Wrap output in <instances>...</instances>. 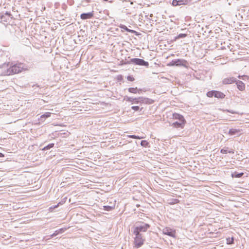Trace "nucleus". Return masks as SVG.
Instances as JSON below:
<instances>
[{
    "instance_id": "nucleus-1",
    "label": "nucleus",
    "mask_w": 249,
    "mask_h": 249,
    "mask_svg": "<svg viewBox=\"0 0 249 249\" xmlns=\"http://www.w3.org/2000/svg\"><path fill=\"white\" fill-rule=\"evenodd\" d=\"M24 65L22 63H18L10 67L7 70V71L4 73L5 75H10L17 73H18L23 71H26L28 69L24 68Z\"/></svg>"
},
{
    "instance_id": "nucleus-2",
    "label": "nucleus",
    "mask_w": 249,
    "mask_h": 249,
    "mask_svg": "<svg viewBox=\"0 0 249 249\" xmlns=\"http://www.w3.org/2000/svg\"><path fill=\"white\" fill-rule=\"evenodd\" d=\"M150 228V225L143 222H138L133 227L134 234H141L140 232H146Z\"/></svg>"
},
{
    "instance_id": "nucleus-3",
    "label": "nucleus",
    "mask_w": 249,
    "mask_h": 249,
    "mask_svg": "<svg viewBox=\"0 0 249 249\" xmlns=\"http://www.w3.org/2000/svg\"><path fill=\"white\" fill-rule=\"evenodd\" d=\"M135 237L133 241L134 247L140 248L143 245L145 242V238L142 234H134Z\"/></svg>"
},
{
    "instance_id": "nucleus-4",
    "label": "nucleus",
    "mask_w": 249,
    "mask_h": 249,
    "mask_svg": "<svg viewBox=\"0 0 249 249\" xmlns=\"http://www.w3.org/2000/svg\"><path fill=\"white\" fill-rule=\"evenodd\" d=\"M206 95L209 98L214 97L218 99H223L225 97V95L223 92L217 90L209 91Z\"/></svg>"
},
{
    "instance_id": "nucleus-5",
    "label": "nucleus",
    "mask_w": 249,
    "mask_h": 249,
    "mask_svg": "<svg viewBox=\"0 0 249 249\" xmlns=\"http://www.w3.org/2000/svg\"><path fill=\"white\" fill-rule=\"evenodd\" d=\"M12 18L13 16L10 12H6L4 14H0V22L4 24H7Z\"/></svg>"
},
{
    "instance_id": "nucleus-6",
    "label": "nucleus",
    "mask_w": 249,
    "mask_h": 249,
    "mask_svg": "<svg viewBox=\"0 0 249 249\" xmlns=\"http://www.w3.org/2000/svg\"><path fill=\"white\" fill-rule=\"evenodd\" d=\"M162 232L164 234L168 235L170 237L175 238L176 234V231L175 230H173L169 227H165L162 230Z\"/></svg>"
},
{
    "instance_id": "nucleus-7",
    "label": "nucleus",
    "mask_w": 249,
    "mask_h": 249,
    "mask_svg": "<svg viewBox=\"0 0 249 249\" xmlns=\"http://www.w3.org/2000/svg\"><path fill=\"white\" fill-rule=\"evenodd\" d=\"M130 62L132 63H134L136 65H140V66H148L149 64L147 62L145 61L143 59L140 58H133L131 59Z\"/></svg>"
},
{
    "instance_id": "nucleus-8",
    "label": "nucleus",
    "mask_w": 249,
    "mask_h": 249,
    "mask_svg": "<svg viewBox=\"0 0 249 249\" xmlns=\"http://www.w3.org/2000/svg\"><path fill=\"white\" fill-rule=\"evenodd\" d=\"M186 61L184 60L181 59H177L174 61H172L170 63L167 64L168 66H183L184 65V63H186Z\"/></svg>"
},
{
    "instance_id": "nucleus-9",
    "label": "nucleus",
    "mask_w": 249,
    "mask_h": 249,
    "mask_svg": "<svg viewBox=\"0 0 249 249\" xmlns=\"http://www.w3.org/2000/svg\"><path fill=\"white\" fill-rule=\"evenodd\" d=\"M94 17V12L92 11L91 12H89L87 13H83L80 15V18L83 20H85L87 19H90Z\"/></svg>"
},
{
    "instance_id": "nucleus-10",
    "label": "nucleus",
    "mask_w": 249,
    "mask_h": 249,
    "mask_svg": "<svg viewBox=\"0 0 249 249\" xmlns=\"http://www.w3.org/2000/svg\"><path fill=\"white\" fill-rule=\"evenodd\" d=\"M187 0H173L172 1V5L174 6H176L178 5H185L187 3Z\"/></svg>"
},
{
    "instance_id": "nucleus-11",
    "label": "nucleus",
    "mask_w": 249,
    "mask_h": 249,
    "mask_svg": "<svg viewBox=\"0 0 249 249\" xmlns=\"http://www.w3.org/2000/svg\"><path fill=\"white\" fill-rule=\"evenodd\" d=\"M235 81V79L233 77H227L223 80L222 83L223 84L227 85L234 83Z\"/></svg>"
},
{
    "instance_id": "nucleus-12",
    "label": "nucleus",
    "mask_w": 249,
    "mask_h": 249,
    "mask_svg": "<svg viewBox=\"0 0 249 249\" xmlns=\"http://www.w3.org/2000/svg\"><path fill=\"white\" fill-rule=\"evenodd\" d=\"M173 118L174 119L178 120L180 122H186L184 117L182 115H181L178 113H174L173 114Z\"/></svg>"
},
{
    "instance_id": "nucleus-13",
    "label": "nucleus",
    "mask_w": 249,
    "mask_h": 249,
    "mask_svg": "<svg viewBox=\"0 0 249 249\" xmlns=\"http://www.w3.org/2000/svg\"><path fill=\"white\" fill-rule=\"evenodd\" d=\"M186 122H176L172 124V125L175 128H183Z\"/></svg>"
},
{
    "instance_id": "nucleus-14",
    "label": "nucleus",
    "mask_w": 249,
    "mask_h": 249,
    "mask_svg": "<svg viewBox=\"0 0 249 249\" xmlns=\"http://www.w3.org/2000/svg\"><path fill=\"white\" fill-rule=\"evenodd\" d=\"M140 99H141V101H140V103L145 104H151L154 103V101L148 99V98H139Z\"/></svg>"
},
{
    "instance_id": "nucleus-15",
    "label": "nucleus",
    "mask_w": 249,
    "mask_h": 249,
    "mask_svg": "<svg viewBox=\"0 0 249 249\" xmlns=\"http://www.w3.org/2000/svg\"><path fill=\"white\" fill-rule=\"evenodd\" d=\"M236 85L239 90L240 91L245 90L246 87L245 84L242 81H239L237 82Z\"/></svg>"
},
{
    "instance_id": "nucleus-16",
    "label": "nucleus",
    "mask_w": 249,
    "mask_h": 249,
    "mask_svg": "<svg viewBox=\"0 0 249 249\" xmlns=\"http://www.w3.org/2000/svg\"><path fill=\"white\" fill-rule=\"evenodd\" d=\"M141 89H138L137 87L136 88H130L128 89V91L130 93H132L134 94L140 93V91H141Z\"/></svg>"
},
{
    "instance_id": "nucleus-17",
    "label": "nucleus",
    "mask_w": 249,
    "mask_h": 249,
    "mask_svg": "<svg viewBox=\"0 0 249 249\" xmlns=\"http://www.w3.org/2000/svg\"><path fill=\"white\" fill-rule=\"evenodd\" d=\"M241 131L240 129H230L229 131V134L230 135H234L238 134Z\"/></svg>"
},
{
    "instance_id": "nucleus-18",
    "label": "nucleus",
    "mask_w": 249,
    "mask_h": 249,
    "mask_svg": "<svg viewBox=\"0 0 249 249\" xmlns=\"http://www.w3.org/2000/svg\"><path fill=\"white\" fill-rule=\"evenodd\" d=\"M120 28H121L122 29H123L126 31H127V32L131 33H134V34L137 33L136 31L133 30L129 29L126 26L124 25H121L120 26Z\"/></svg>"
},
{
    "instance_id": "nucleus-19",
    "label": "nucleus",
    "mask_w": 249,
    "mask_h": 249,
    "mask_svg": "<svg viewBox=\"0 0 249 249\" xmlns=\"http://www.w3.org/2000/svg\"><path fill=\"white\" fill-rule=\"evenodd\" d=\"M139 99H140L139 98V99H138V98L132 99V98L128 97L127 98L126 101L138 104V103H140V101L139 100Z\"/></svg>"
},
{
    "instance_id": "nucleus-20",
    "label": "nucleus",
    "mask_w": 249,
    "mask_h": 249,
    "mask_svg": "<svg viewBox=\"0 0 249 249\" xmlns=\"http://www.w3.org/2000/svg\"><path fill=\"white\" fill-rule=\"evenodd\" d=\"M220 152L222 154H227V153L233 154L234 151L233 150L228 151L227 149H222L220 150Z\"/></svg>"
},
{
    "instance_id": "nucleus-21",
    "label": "nucleus",
    "mask_w": 249,
    "mask_h": 249,
    "mask_svg": "<svg viewBox=\"0 0 249 249\" xmlns=\"http://www.w3.org/2000/svg\"><path fill=\"white\" fill-rule=\"evenodd\" d=\"M243 175V173H237L236 172H234L233 174H231V177L232 178H241Z\"/></svg>"
},
{
    "instance_id": "nucleus-22",
    "label": "nucleus",
    "mask_w": 249,
    "mask_h": 249,
    "mask_svg": "<svg viewBox=\"0 0 249 249\" xmlns=\"http://www.w3.org/2000/svg\"><path fill=\"white\" fill-rule=\"evenodd\" d=\"M51 113L46 112L45 114L42 115L40 116V118H42V119H46V118L50 117L51 116Z\"/></svg>"
},
{
    "instance_id": "nucleus-23",
    "label": "nucleus",
    "mask_w": 249,
    "mask_h": 249,
    "mask_svg": "<svg viewBox=\"0 0 249 249\" xmlns=\"http://www.w3.org/2000/svg\"><path fill=\"white\" fill-rule=\"evenodd\" d=\"M226 240L227 244H232L234 242V238L233 237L231 238H227Z\"/></svg>"
},
{
    "instance_id": "nucleus-24",
    "label": "nucleus",
    "mask_w": 249,
    "mask_h": 249,
    "mask_svg": "<svg viewBox=\"0 0 249 249\" xmlns=\"http://www.w3.org/2000/svg\"><path fill=\"white\" fill-rule=\"evenodd\" d=\"M141 144L142 146L146 147H147L148 146L149 143L146 141L143 140V141H141Z\"/></svg>"
},
{
    "instance_id": "nucleus-25",
    "label": "nucleus",
    "mask_w": 249,
    "mask_h": 249,
    "mask_svg": "<svg viewBox=\"0 0 249 249\" xmlns=\"http://www.w3.org/2000/svg\"><path fill=\"white\" fill-rule=\"evenodd\" d=\"M53 146H54V143H50V144H48V145H47L46 146L44 147L42 149V150H46L49 149L53 147Z\"/></svg>"
},
{
    "instance_id": "nucleus-26",
    "label": "nucleus",
    "mask_w": 249,
    "mask_h": 249,
    "mask_svg": "<svg viewBox=\"0 0 249 249\" xmlns=\"http://www.w3.org/2000/svg\"><path fill=\"white\" fill-rule=\"evenodd\" d=\"M114 207L109 206H104V209L107 211H110L114 209Z\"/></svg>"
},
{
    "instance_id": "nucleus-27",
    "label": "nucleus",
    "mask_w": 249,
    "mask_h": 249,
    "mask_svg": "<svg viewBox=\"0 0 249 249\" xmlns=\"http://www.w3.org/2000/svg\"><path fill=\"white\" fill-rule=\"evenodd\" d=\"M128 137L129 138L136 139H142L144 138L143 137H139L138 136H136V135H129V136H128Z\"/></svg>"
},
{
    "instance_id": "nucleus-28",
    "label": "nucleus",
    "mask_w": 249,
    "mask_h": 249,
    "mask_svg": "<svg viewBox=\"0 0 249 249\" xmlns=\"http://www.w3.org/2000/svg\"><path fill=\"white\" fill-rule=\"evenodd\" d=\"M116 79L118 81H122L123 80V76L122 75H118L116 76Z\"/></svg>"
},
{
    "instance_id": "nucleus-29",
    "label": "nucleus",
    "mask_w": 249,
    "mask_h": 249,
    "mask_svg": "<svg viewBox=\"0 0 249 249\" xmlns=\"http://www.w3.org/2000/svg\"><path fill=\"white\" fill-rule=\"evenodd\" d=\"M127 80L131 82L134 81L135 80V78H134V77L131 75L127 76Z\"/></svg>"
},
{
    "instance_id": "nucleus-30",
    "label": "nucleus",
    "mask_w": 249,
    "mask_h": 249,
    "mask_svg": "<svg viewBox=\"0 0 249 249\" xmlns=\"http://www.w3.org/2000/svg\"><path fill=\"white\" fill-rule=\"evenodd\" d=\"M132 109L135 111H138L139 110L140 107L139 106H133L131 107Z\"/></svg>"
},
{
    "instance_id": "nucleus-31",
    "label": "nucleus",
    "mask_w": 249,
    "mask_h": 249,
    "mask_svg": "<svg viewBox=\"0 0 249 249\" xmlns=\"http://www.w3.org/2000/svg\"><path fill=\"white\" fill-rule=\"evenodd\" d=\"M186 36V35L184 34H180L178 36L179 37H185Z\"/></svg>"
},
{
    "instance_id": "nucleus-32",
    "label": "nucleus",
    "mask_w": 249,
    "mask_h": 249,
    "mask_svg": "<svg viewBox=\"0 0 249 249\" xmlns=\"http://www.w3.org/2000/svg\"><path fill=\"white\" fill-rule=\"evenodd\" d=\"M60 203H60V202H59V203H58V204H57V205H55V206H54L53 207H51V208H50V209H55V208H57V207L59 206V204H60Z\"/></svg>"
},
{
    "instance_id": "nucleus-33",
    "label": "nucleus",
    "mask_w": 249,
    "mask_h": 249,
    "mask_svg": "<svg viewBox=\"0 0 249 249\" xmlns=\"http://www.w3.org/2000/svg\"><path fill=\"white\" fill-rule=\"evenodd\" d=\"M59 231V233H62L64 231V230L63 229H61Z\"/></svg>"
},
{
    "instance_id": "nucleus-34",
    "label": "nucleus",
    "mask_w": 249,
    "mask_h": 249,
    "mask_svg": "<svg viewBox=\"0 0 249 249\" xmlns=\"http://www.w3.org/2000/svg\"><path fill=\"white\" fill-rule=\"evenodd\" d=\"M4 156L2 153H0V157H3Z\"/></svg>"
},
{
    "instance_id": "nucleus-35",
    "label": "nucleus",
    "mask_w": 249,
    "mask_h": 249,
    "mask_svg": "<svg viewBox=\"0 0 249 249\" xmlns=\"http://www.w3.org/2000/svg\"><path fill=\"white\" fill-rule=\"evenodd\" d=\"M231 113H235L234 112H232V111H229Z\"/></svg>"
},
{
    "instance_id": "nucleus-36",
    "label": "nucleus",
    "mask_w": 249,
    "mask_h": 249,
    "mask_svg": "<svg viewBox=\"0 0 249 249\" xmlns=\"http://www.w3.org/2000/svg\"><path fill=\"white\" fill-rule=\"evenodd\" d=\"M171 56H174V54H171Z\"/></svg>"
},
{
    "instance_id": "nucleus-37",
    "label": "nucleus",
    "mask_w": 249,
    "mask_h": 249,
    "mask_svg": "<svg viewBox=\"0 0 249 249\" xmlns=\"http://www.w3.org/2000/svg\"><path fill=\"white\" fill-rule=\"evenodd\" d=\"M105 1H107L108 0H104Z\"/></svg>"
}]
</instances>
